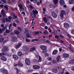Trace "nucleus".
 <instances>
[{
	"label": "nucleus",
	"instance_id": "20",
	"mask_svg": "<svg viewBox=\"0 0 74 74\" xmlns=\"http://www.w3.org/2000/svg\"><path fill=\"white\" fill-rule=\"evenodd\" d=\"M69 4H73L74 3V0H69Z\"/></svg>",
	"mask_w": 74,
	"mask_h": 74
},
{
	"label": "nucleus",
	"instance_id": "23",
	"mask_svg": "<svg viewBox=\"0 0 74 74\" xmlns=\"http://www.w3.org/2000/svg\"><path fill=\"white\" fill-rule=\"evenodd\" d=\"M14 33L16 34H18L19 33V31L18 30H16L14 31Z\"/></svg>",
	"mask_w": 74,
	"mask_h": 74
},
{
	"label": "nucleus",
	"instance_id": "43",
	"mask_svg": "<svg viewBox=\"0 0 74 74\" xmlns=\"http://www.w3.org/2000/svg\"><path fill=\"white\" fill-rule=\"evenodd\" d=\"M39 34V32L38 31L34 33V35L33 36H36V35H37V34Z\"/></svg>",
	"mask_w": 74,
	"mask_h": 74
},
{
	"label": "nucleus",
	"instance_id": "32",
	"mask_svg": "<svg viewBox=\"0 0 74 74\" xmlns=\"http://www.w3.org/2000/svg\"><path fill=\"white\" fill-rule=\"evenodd\" d=\"M15 0H9V3H14L15 1Z\"/></svg>",
	"mask_w": 74,
	"mask_h": 74
},
{
	"label": "nucleus",
	"instance_id": "48",
	"mask_svg": "<svg viewBox=\"0 0 74 74\" xmlns=\"http://www.w3.org/2000/svg\"><path fill=\"white\" fill-rule=\"evenodd\" d=\"M12 26V23H10V25H9V29H11V26Z\"/></svg>",
	"mask_w": 74,
	"mask_h": 74
},
{
	"label": "nucleus",
	"instance_id": "2",
	"mask_svg": "<svg viewBox=\"0 0 74 74\" xmlns=\"http://www.w3.org/2000/svg\"><path fill=\"white\" fill-rule=\"evenodd\" d=\"M1 71L3 74H8V71L6 69L4 68H2L1 69Z\"/></svg>",
	"mask_w": 74,
	"mask_h": 74
},
{
	"label": "nucleus",
	"instance_id": "6",
	"mask_svg": "<svg viewBox=\"0 0 74 74\" xmlns=\"http://www.w3.org/2000/svg\"><path fill=\"white\" fill-rule=\"evenodd\" d=\"M3 52H8V48L7 46H4L2 49Z\"/></svg>",
	"mask_w": 74,
	"mask_h": 74
},
{
	"label": "nucleus",
	"instance_id": "59",
	"mask_svg": "<svg viewBox=\"0 0 74 74\" xmlns=\"http://www.w3.org/2000/svg\"><path fill=\"white\" fill-rule=\"evenodd\" d=\"M1 1L4 3H6V0H1Z\"/></svg>",
	"mask_w": 74,
	"mask_h": 74
},
{
	"label": "nucleus",
	"instance_id": "3",
	"mask_svg": "<svg viewBox=\"0 0 74 74\" xmlns=\"http://www.w3.org/2000/svg\"><path fill=\"white\" fill-rule=\"evenodd\" d=\"M64 15H66V12H65V11L64 10H61L60 14V16L62 20H63V16Z\"/></svg>",
	"mask_w": 74,
	"mask_h": 74
},
{
	"label": "nucleus",
	"instance_id": "57",
	"mask_svg": "<svg viewBox=\"0 0 74 74\" xmlns=\"http://www.w3.org/2000/svg\"><path fill=\"white\" fill-rule=\"evenodd\" d=\"M40 26H45V24L44 23H42L40 24Z\"/></svg>",
	"mask_w": 74,
	"mask_h": 74
},
{
	"label": "nucleus",
	"instance_id": "37",
	"mask_svg": "<svg viewBox=\"0 0 74 74\" xmlns=\"http://www.w3.org/2000/svg\"><path fill=\"white\" fill-rule=\"evenodd\" d=\"M53 1L55 4H56L58 3V0H53Z\"/></svg>",
	"mask_w": 74,
	"mask_h": 74
},
{
	"label": "nucleus",
	"instance_id": "18",
	"mask_svg": "<svg viewBox=\"0 0 74 74\" xmlns=\"http://www.w3.org/2000/svg\"><path fill=\"white\" fill-rule=\"evenodd\" d=\"M1 59L2 60H3V61H6L7 60V58H6L4 56H3L1 57Z\"/></svg>",
	"mask_w": 74,
	"mask_h": 74
},
{
	"label": "nucleus",
	"instance_id": "40",
	"mask_svg": "<svg viewBox=\"0 0 74 74\" xmlns=\"http://www.w3.org/2000/svg\"><path fill=\"white\" fill-rule=\"evenodd\" d=\"M7 29V26H5L2 29V32H4L5 30Z\"/></svg>",
	"mask_w": 74,
	"mask_h": 74
},
{
	"label": "nucleus",
	"instance_id": "46",
	"mask_svg": "<svg viewBox=\"0 0 74 74\" xmlns=\"http://www.w3.org/2000/svg\"><path fill=\"white\" fill-rule=\"evenodd\" d=\"M6 21V22H11V20H9V19H8V18H6L5 19Z\"/></svg>",
	"mask_w": 74,
	"mask_h": 74
},
{
	"label": "nucleus",
	"instance_id": "22",
	"mask_svg": "<svg viewBox=\"0 0 74 74\" xmlns=\"http://www.w3.org/2000/svg\"><path fill=\"white\" fill-rule=\"evenodd\" d=\"M1 14L3 16H5V13H4V10H2L1 11Z\"/></svg>",
	"mask_w": 74,
	"mask_h": 74
},
{
	"label": "nucleus",
	"instance_id": "55",
	"mask_svg": "<svg viewBox=\"0 0 74 74\" xmlns=\"http://www.w3.org/2000/svg\"><path fill=\"white\" fill-rule=\"evenodd\" d=\"M47 17L48 18H49V19H50L51 20V21H53V20H52V18L51 17V16H47Z\"/></svg>",
	"mask_w": 74,
	"mask_h": 74
},
{
	"label": "nucleus",
	"instance_id": "47",
	"mask_svg": "<svg viewBox=\"0 0 74 74\" xmlns=\"http://www.w3.org/2000/svg\"><path fill=\"white\" fill-rule=\"evenodd\" d=\"M16 74H19V70H18V69L16 68Z\"/></svg>",
	"mask_w": 74,
	"mask_h": 74
},
{
	"label": "nucleus",
	"instance_id": "60",
	"mask_svg": "<svg viewBox=\"0 0 74 74\" xmlns=\"http://www.w3.org/2000/svg\"><path fill=\"white\" fill-rule=\"evenodd\" d=\"M45 57L47 56H49V54L48 53H46L45 54Z\"/></svg>",
	"mask_w": 74,
	"mask_h": 74
},
{
	"label": "nucleus",
	"instance_id": "30",
	"mask_svg": "<svg viewBox=\"0 0 74 74\" xmlns=\"http://www.w3.org/2000/svg\"><path fill=\"white\" fill-rule=\"evenodd\" d=\"M4 8L7 11H8V10H9V9L8 8V7L7 6V5H5L4 6Z\"/></svg>",
	"mask_w": 74,
	"mask_h": 74
},
{
	"label": "nucleus",
	"instance_id": "33",
	"mask_svg": "<svg viewBox=\"0 0 74 74\" xmlns=\"http://www.w3.org/2000/svg\"><path fill=\"white\" fill-rule=\"evenodd\" d=\"M57 30H55L54 31V32H52L51 33L52 34H54L55 35V34H57Z\"/></svg>",
	"mask_w": 74,
	"mask_h": 74
},
{
	"label": "nucleus",
	"instance_id": "62",
	"mask_svg": "<svg viewBox=\"0 0 74 74\" xmlns=\"http://www.w3.org/2000/svg\"><path fill=\"white\" fill-rule=\"evenodd\" d=\"M53 63H56V60H53Z\"/></svg>",
	"mask_w": 74,
	"mask_h": 74
},
{
	"label": "nucleus",
	"instance_id": "49",
	"mask_svg": "<svg viewBox=\"0 0 74 74\" xmlns=\"http://www.w3.org/2000/svg\"><path fill=\"white\" fill-rule=\"evenodd\" d=\"M13 19H16L17 18V16L15 15H13L12 16Z\"/></svg>",
	"mask_w": 74,
	"mask_h": 74
},
{
	"label": "nucleus",
	"instance_id": "26",
	"mask_svg": "<svg viewBox=\"0 0 74 74\" xmlns=\"http://www.w3.org/2000/svg\"><path fill=\"white\" fill-rule=\"evenodd\" d=\"M60 56H58L57 58V62H58L59 61V59H60Z\"/></svg>",
	"mask_w": 74,
	"mask_h": 74
},
{
	"label": "nucleus",
	"instance_id": "29",
	"mask_svg": "<svg viewBox=\"0 0 74 74\" xmlns=\"http://www.w3.org/2000/svg\"><path fill=\"white\" fill-rule=\"evenodd\" d=\"M43 33L45 34H48V32L47 30H45L43 31Z\"/></svg>",
	"mask_w": 74,
	"mask_h": 74
},
{
	"label": "nucleus",
	"instance_id": "35",
	"mask_svg": "<svg viewBox=\"0 0 74 74\" xmlns=\"http://www.w3.org/2000/svg\"><path fill=\"white\" fill-rule=\"evenodd\" d=\"M46 10V9H45V8H43V12L44 14H45V12Z\"/></svg>",
	"mask_w": 74,
	"mask_h": 74
},
{
	"label": "nucleus",
	"instance_id": "27",
	"mask_svg": "<svg viewBox=\"0 0 74 74\" xmlns=\"http://www.w3.org/2000/svg\"><path fill=\"white\" fill-rule=\"evenodd\" d=\"M39 40L38 39H33L32 40V42H34V41H38Z\"/></svg>",
	"mask_w": 74,
	"mask_h": 74
},
{
	"label": "nucleus",
	"instance_id": "61",
	"mask_svg": "<svg viewBox=\"0 0 74 74\" xmlns=\"http://www.w3.org/2000/svg\"><path fill=\"white\" fill-rule=\"evenodd\" d=\"M71 10L73 12H74V6H73V8H72Z\"/></svg>",
	"mask_w": 74,
	"mask_h": 74
},
{
	"label": "nucleus",
	"instance_id": "58",
	"mask_svg": "<svg viewBox=\"0 0 74 74\" xmlns=\"http://www.w3.org/2000/svg\"><path fill=\"white\" fill-rule=\"evenodd\" d=\"M8 41V40H5L3 41V43L4 44H5V43L7 42Z\"/></svg>",
	"mask_w": 74,
	"mask_h": 74
},
{
	"label": "nucleus",
	"instance_id": "42",
	"mask_svg": "<svg viewBox=\"0 0 74 74\" xmlns=\"http://www.w3.org/2000/svg\"><path fill=\"white\" fill-rule=\"evenodd\" d=\"M47 59L49 61H51V60H52V58L51 57H49Z\"/></svg>",
	"mask_w": 74,
	"mask_h": 74
},
{
	"label": "nucleus",
	"instance_id": "28",
	"mask_svg": "<svg viewBox=\"0 0 74 74\" xmlns=\"http://www.w3.org/2000/svg\"><path fill=\"white\" fill-rule=\"evenodd\" d=\"M69 63H70V64H74V60H71L69 62Z\"/></svg>",
	"mask_w": 74,
	"mask_h": 74
},
{
	"label": "nucleus",
	"instance_id": "7",
	"mask_svg": "<svg viewBox=\"0 0 74 74\" xmlns=\"http://www.w3.org/2000/svg\"><path fill=\"white\" fill-rule=\"evenodd\" d=\"M23 49L24 51H25V52H28V51H29V48L26 46H23Z\"/></svg>",
	"mask_w": 74,
	"mask_h": 74
},
{
	"label": "nucleus",
	"instance_id": "41",
	"mask_svg": "<svg viewBox=\"0 0 74 74\" xmlns=\"http://www.w3.org/2000/svg\"><path fill=\"white\" fill-rule=\"evenodd\" d=\"M39 59L38 60V62H41L42 61V60H41V58L40 56H39Z\"/></svg>",
	"mask_w": 74,
	"mask_h": 74
},
{
	"label": "nucleus",
	"instance_id": "15",
	"mask_svg": "<svg viewBox=\"0 0 74 74\" xmlns=\"http://www.w3.org/2000/svg\"><path fill=\"white\" fill-rule=\"evenodd\" d=\"M22 45V44L21 43H19L17 45H16V48L17 49H18V48H19L20 47H21V46Z\"/></svg>",
	"mask_w": 74,
	"mask_h": 74
},
{
	"label": "nucleus",
	"instance_id": "53",
	"mask_svg": "<svg viewBox=\"0 0 74 74\" xmlns=\"http://www.w3.org/2000/svg\"><path fill=\"white\" fill-rule=\"evenodd\" d=\"M17 37L19 38H22V35H18L17 36Z\"/></svg>",
	"mask_w": 74,
	"mask_h": 74
},
{
	"label": "nucleus",
	"instance_id": "31",
	"mask_svg": "<svg viewBox=\"0 0 74 74\" xmlns=\"http://www.w3.org/2000/svg\"><path fill=\"white\" fill-rule=\"evenodd\" d=\"M44 64H47V65L49 64V65H50V64H51V63L50 62H48L46 61L45 62Z\"/></svg>",
	"mask_w": 74,
	"mask_h": 74
},
{
	"label": "nucleus",
	"instance_id": "63",
	"mask_svg": "<svg viewBox=\"0 0 74 74\" xmlns=\"http://www.w3.org/2000/svg\"><path fill=\"white\" fill-rule=\"evenodd\" d=\"M71 33L72 34H74V29H73L72 30Z\"/></svg>",
	"mask_w": 74,
	"mask_h": 74
},
{
	"label": "nucleus",
	"instance_id": "39",
	"mask_svg": "<svg viewBox=\"0 0 74 74\" xmlns=\"http://www.w3.org/2000/svg\"><path fill=\"white\" fill-rule=\"evenodd\" d=\"M43 20L45 22H46V23H47V22H48L47 18H46L45 17L43 18Z\"/></svg>",
	"mask_w": 74,
	"mask_h": 74
},
{
	"label": "nucleus",
	"instance_id": "56",
	"mask_svg": "<svg viewBox=\"0 0 74 74\" xmlns=\"http://www.w3.org/2000/svg\"><path fill=\"white\" fill-rule=\"evenodd\" d=\"M13 25L14 26V27H16V24L15 23H13Z\"/></svg>",
	"mask_w": 74,
	"mask_h": 74
},
{
	"label": "nucleus",
	"instance_id": "8",
	"mask_svg": "<svg viewBox=\"0 0 74 74\" xmlns=\"http://www.w3.org/2000/svg\"><path fill=\"white\" fill-rule=\"evenodd\" d=\"M69 56H70V55L67 53H65L62 55V57L64 58H69Z\"/></svg>",
	"mask_w": 74,
	"mask_h": 74
},
{
	"label": "nucleus",
	"instance_id": "38",
	"mask_svg": "<svg viewBox=\"0 0 74 74\" xmlns=\"http://www.w3.org/2000/svg\"><path fill=\"white\" fill-rule=\"evenodd\" d=\"M18 6L19 8V9H22V8H23L22 5H21L19 4V5H18Z\"/></svg>",
	"mask_w": 74,
	"mask_h": 74
},
{
	"label": "nucleus",
	"instance_id": "19",
	"mask_svg": "<svg viewBox=\"0 0 74 74\" xmlns=\"http://www.w3.org/2000/svg\"><path fill=\"white\" fill-rule=\"evenodd\" d=\"M60 3L61 5H64V2L63 0H60Z\"/></svg>",
	"mask_w": 74,
	"mask_h": 74
},
{
	"label": "nucleus",
	"instance_id": "21",
	"mask_svg": "<svg viewBox=\"0 0 74 74\" xmlns=\"http://www.w3.org/2000/svg\"><path fill=\"white\" fill-rule=\"evenodd\" d=\"M13 57L15 60H17L18 59V57L16 55H13Z\"/></svg>",
	"mask_w": 74,
	"mask_h": 74
},
{
	"label": "nucleus",
	"instance_id": "45",
	"mask_svg": "<svg viewBox=\"0 0 74 74\" xmlns=\"http://www.w3.org/2000/svg\"><path fill=\"white\" fill-rule=\"evenodd\" d=\"M17 29H18L19 30V31H20V32H22V28L20 27H18Z\"/></svg>",
	"mask_w": 74,
	"mask_h": 74
},
{
	"label": "nucleus",
	"instance_id": "64",
	"mask_svg": "<svg viewBox=\"0 0 74 74\" xmlns=\"http://www.w3.org/2000/svg\"><path fill=\"white\" fill-rule=\"evenodd\" d=\"M71 70H72V71H74V66H73L72 67Z\"/></svg>",
	"mask_w": 74,
	"mask_h": 74
},
{
	"label": "nucleus",
	"instance_id": "54",
	"mask_svg": "<svg viewBox=\"0 0 74 74\" xmlns=\"http://www.w3.org/2000/svg\"><path fill=\"white\" fill-rule=\"evenodd\" d=\"M6 32L7 33H9L10 32V31L8 29H6Z\"/></svg>",
	"mask_w": 74,
	"mask_h": 74
},
{
	"label": "nucleus",
	"instance_id": "1",
	"mask_svg": "<svg viewBox=\"0 0 74 74\" xmlns=\"http://www.w3.org/2000/svg\"><path fill=\"white\" fill-rule=\"evenodd\" d=\"M32 13H33V14L32 15V16L33 19L32 20V25H34V24H35L36 22H34V20L36 18V14H38V11H37V10L36 9L33 10Z\"/></svg>",
	"mask_w": 74,
	"mask_h": 74
},
{
	"label": "nucleus",
	"instance_id": "51",
	"mask_svg": "<svg viewBox=\"0 0 74 74\" xmlns=\"http://www.w3.org/2000/svg\"><path fill=\"white\" fill-rule=\"evenodd\" d=\"M29 8H31V9H32V10L33 9V8H34L33 7V6H32V5H29Z\"/></svg>",
	"mask_w": 74,
	"mask_h": 74
},
{
	"label": "nucleus",
	"instance_id": "44",
	"mask_svg": "<svg viewBox=\"0 0 74 74\" xmlns=\"http://www.w3.org/2000/svg\"><path fill=\"white\" fill-rule=\"evenodd\" d=\"M4 41V38L2 37L1 38H0V42H3Z\"/></svg>",
	"mask_w": 74,
	"mask_h": 74
},
{
	"label": "nucleus",
	"instance_id": "16",
	"mask_svg": "<svg viewBox=\"0 0 74 74\" xmlns=\"http://www.w3.org/2000/svg\"><path fill=\"white\" fill-rule=\"evenodd\" d=\"M58 52V51L57 50H55L53 52L52 54L53 55H56L57 54Z\"/></svg>",
	"mask_w": 74,
	"mask_h": 74
},
{
	"label": "nucleus",
	"instance_id": "24",
	"mask_svg": "<svg viewBox=\"0 0 74 74\" xmlns=\"http://www.w3.org/2000/svg\"><path fill=\"white\" fill-rule=\"evenodd\" d=\"M49 7L50 8H53H53H55V7H54V5H53V4L49 5Z\"/></svg>",
	"mask_w": 74,
	"mask_h": 74
},
{
	"label": "nucleus",
	"instance_id": "25",
	"mask_svg": "<svg viewBox=\"0 0 74 74\" xmlns=\"http://www.w3.org/2000/svg\"><path fill=\"white\" fill-rule=\"evenodd\" d=\"M26 37L27 38H30L31 37V36H30V34L29 33H27V35H26Z\"/></svg>",
	"mask_w": 74,
	"mask_h": 74
},
{
	"label": "nucleus",
	"instance_id": "36",
	"mask_svg": "<svg viewBox=\"0 0 74 74\" xmlns=\"http://www.w3.org/2000/svg\"><path fill=\"white\" fill-rule=\"evenodd\" d=\"M18 56H21L22 55V53L21 52H19L18 53Z\"/></svg>",
	"mask_w": 74,
	"mask_h": 74
},
{
	"label": "nucleus",
	"instance_id": "10",
	"mask_svg": "<svg viewBox=\"0 0 74 74\" xmlns=\"http://www.w3.org/2000/svg\"><path fill=\"white\" fill-rule=\"evenodd\" d=\"M52 15L53 18H57V16H58L57 14H56L55 12H52Z\"/></svg>",
	"mask_w": 74,
	"mask_h": 74
},
{
	"label": "nucleus",
	"instance_id": "14",
	"mask_svg": "<svg viewBox=\"0 0 74 74\" xmlns=\"http://www.w3.org/2000/svg\"><path fill=\"white\" fill-rule=\"evenodd\" d=\"M52 71L54 73H58V69L56 68H53L52 69Z\"/></svg>",
	"mask_w": 74,
	"mask_h": 74
},
{
	"label": "nucleus",
	"instance_id": "4",
	"mask_svg": "<svg viewBox=\"0 0 74 74\" xmlns=\"http://www.w3.org/2000/svg\"><path fill=\"white\" fill-rule=\"evenodd\" d=\"M25 62L26 65L29 66L30 65V61L29 58H26L25 60Z\"/></svg>",
	"mask_w": 74,
	"mask_h": 74
},
{
	"label": "nucleus",
	"instance_id": "13",
	"mask_svg": "<svg viewBox=\"0 0 74 74\" xmlns=\"http://www.w3.org/2000/svg\"><path fill=\"white\" fill-rule=\"evenodd\" d=\"M33 67L34 69H39L40 68V67L38 65H34Z\"/></svg>",
	"mask_w": 74,
	"mask_h": 74
},
{
	"label": "nucleus",
	"instance_id": "9",
	"mask_svg": "<svg viewBox=\"0 0 74 74\" xmlns=\"http://www.w3.org/2000/svg\"><path fill=\"white\" fill-rule=\"evenodd\" d=\"M40 48L43 51H45L47 49V46L43 45L40 46Z\"/></svg>",
	"mask_w": 74,
	"mask_h": 74
},
{
	"label": "nucleus",
	"instance_id": "11",
	"mask_svg": "<svg viewBox=\"0 0 74 74\" xmlns=\"http://www.w3.org/2000/svg\"><path fill=\"white\" fill-rule=\"evenodd\" d=\"M64 26L65 28L66 29L70 26V25L67 23H65L64 24Z\"/></svg>",
	"mask_w": 74,
	"mask_h": 74
},
{
	"label": "nucleus",
	"instance_id": "50",
	"mask_svg": "<svg viewBox=\"0 0 74 74\" xmlns=\"http://www.w3.org/2000/svg\"><path fill=\"white\" fill-rule=\"evenodd\" d=\"M25 40L26 42H30V40L28 38L26 39Z\"/></svg>",
	"mask_w": 74,
	"mask_h": 74
},
{
	"label": "nucleus",
	"instance_id": "17",
	"mask_svg": "<svg viewBox=\"0 0 74 74\" xmlns=\"http://www.w3.org/2000/svg\"><path fill=\"white\" fill-rule=\"evenodd\" d=\"M18 65L19 67H22L23 66V64L21 62H18Z\"/></svg>",
	"mask_w": 74,
	"mask_h": 74
},
{
	"label": "nucleus",
	"instance_id": "52",
	"mask_svg": "<svg viewBox=\"0 0 74 74\" xmlns=\"http://www.w3.org/2000/svg\"><path fill=\"white\" fill-rule=\"evenodd\" d=\"M3 55H5V54H4V53H0V56H2Z\"/></svg>",
	"mask_w": 74,
	"mask_h": 74
},
{
	"label": "nucleus",
	"instance_id": "34",
	"mask_svg": "<svg viewBox=\"0 0 74 74\" xmlns=\"http://www.w3.org/2000/svg\"><path fill=\"white\" fill-rule=\"evenodd\" d=\"M25 33H29V31L27 29V28H25Z\"/></svg>",
	"mask_w": 74,
	"mask_h": 74
},
{
	"label": "nucleus",
	"instance_id": "5",
	"mask_svg": "<svg viewBox=\"0 0 74 74\" xmlns=\"http://www.w3.org/2000/svg\"><path fill=\"white\" fill-rule=\"evenodd\" d=\"M11 40L12 41L14 42H17V41H18V39H17V38L16 36H13L12 37Z\"/></svg>",
	"mask_w": 74,
	"mask_h": 74
},
{
	"label": "nucleus",
	"instance_id": "12",
	"mask_svg": "<svg viewBox=\"0 0 74 74\" xmlns=\"http://www.w3.org/2000/svg\"><path fill=\"white\" fill-rule=\"evenodd\" d=\"M36 48H37L36 46H34L30 49V51H31V52H33L34 51Z\"/></svg>",
	"mask_w": 74,
	"mask_h": 74
}]
</instances>
